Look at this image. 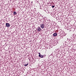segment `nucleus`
<instances>
[{
  "label": "nucleus",
  "mask_w": 76,
  "mask_h": 76,
  "mask_svg": "<svg viewBox=\"0 0 76 76\" xmlns=\"http://www.w3.org/2000/svg\"><path fill=\"white\" fill-rule=\"evenodd\" d=\"M69 31H70V30H69Z\"/></svg>",
  "instance_id": "1a4fd4ad"
},
{
  "label": "nucleus",
  "mask_w": 76,
  "mask_h": 76,
  "mask_svg": "<svg viewBox=\"0 0 76 76\" xmlns=\"http://www.w3.org/2000/svg\"><path fill=\"white\" fill-rule=\"evenodd\" d=\"M28 65V64H25L24 65V66H27Z\"/></svg>",
  "instance_id": "0eeeda50"
},
{
  "label": "nucleus",
  "mask_w": 76,
  "mask_h": 76,
  "mask_svg": "<svg viewBox=\"0 0 76 76\" xmlns=\"http://www.w3.org/2000/svg\"><path fill=\"white\" fill-rule=\"evenodd\" d=\"M67 39H68V38H67Z\"/></svg>",
  "instance_id": "9b49d317"
},
{
  "label": "nucleus",
  "mask_w": 76,
  "mask_h": 76,
  "mask_svg": "<svg viewBox=\"0 0 76 76\" xmlns=\"http://www.w3.org/2000/svg\"><path fill=\"white\" fill-rule=\"evenodd\" d=\"M39 57L40 58H44L45 56H46V55L45 54L42 55L41 54V53H39Z\"/></svg>",
  "instance_id": "f257e3e1"
},
{
  "label": "nucleus",
  "mask_w": 76,
  "mask_h": 76,
  "mask_svg": "<svg viewBox=\"0 0 76 76\" xmlns=\"http://www.w3.org/2000/svg\"><path fill=\"white\" fill-rule=\"evenodd\" d=\"M51 55H52V54H51Z\"/></svg>",
  "instance_id": "9d476101"
},
{
  "label": "nucleus",
  "mask_w": 76,
  "mask_h": 76,
  "mask_svg": "<svg viewBox=\"0 0 76 76\" xmlns=\"http://www.w3.org/2000/svg\"><path fill=\"white\" fill-rule=\"evenodd\" d=\"M13 14L14 15H16L17 14V13H16V12L15 11H14L13 12Z\"/></svg>",
  "instance_id": "423d86ee"
},
{
  "label": "nucleus",
  "mask_w": 76,
  "mask_h": 76,
  "mask_svg": "<svg viewBox=\"0 0 76 76\" xmlns=\"http://www.w3.org/2000/svg\"><path fill=\"white\" fill-rule=\"evenodd\" d=\"M40 27L41 28H42V29L44 28H45V24H41Z\"/></svg>",
  "instance_id": "f03ea898"
},
{
  "label": "nucleus",
  "mask_w": 76,
  "mask_h": 76,
  "mask_svg": "<svg viewBox=\"0 0 76 76\" xmlns=\"http://www.w3.org/2000/svg\"><path fill=\"white\" fill-rule=\"evenodd\" d=\"M55 6H54V5L53 6H52V8H54V7Z\"/></svg>",
  "instance_id": "6e6552de"
},
{
  "label": "nucleus",
  "mask_w": 76,
  "mask_h": 76,
  "mask_svg": "<svg viewBox=\"0 0 76 76\" xmlns=\"http://www.w3.org/2000/svg\"><path fill=\"white\" fill-rule=\"evenodd\" d=\"M31 3H32V2Z\"/></svg>",
  "instance_id": "f8f14e48"
},
{
  "label": "nucleus",
  "mask_w": 76,
  "mask_h": 76,
  "mask_svg": "<svg viewBox=\"0 0 76 76\" xmlns=\"http://www.w3.org/2000/svg\"><path fill=\"white\" fill-rule=\"evenodd\" d=\"M37 30L38 31H41V28L39 27L37 29Z\"/></svg>",
  "instance_id": "20e7f679"
},
{
  "label": "nucleus",
  "mask_w": 76,
  "mask_h": 76,
  "mask_svg": "<svg viewBox=\"0 0 76 76\" xmlns=\"http://www.w3.org/2000/svg\"><path fill=\"white\" fill-rule=\"evenodd\" d=\"M6 25L7 27H10V24L8 23H6Z\"/></svg>",
  "instance_id": "7ed1b4c3"
},
{
  "label": "nucleus",
  "mask_w": 76,
  "mask_h": 76,
  "mask_svg": "<svg viewBox=\"0 0 76 76\" xmlns=\"http://www.w3.org/2000/svg\"><path fill=\"white\" fill-rule=\"evenodd\" d=\"M57 35V33H55L53 34V36H54V37H56Z\"/></svg>",
  "instance_id": "39448f33"
}]
</instances>
